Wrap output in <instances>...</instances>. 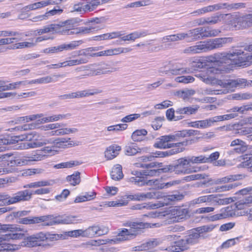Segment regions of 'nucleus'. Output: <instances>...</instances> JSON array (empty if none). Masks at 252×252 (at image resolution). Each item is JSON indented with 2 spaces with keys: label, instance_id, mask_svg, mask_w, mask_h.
<instances>
[{
  "label": "nucleus",
  "instance_id": "obj_1",
  "mask_svg": "<svg viewBox=\"0 0 252 252\" xmlns=\"http://www.w3.org/2000/svg\"><path fill=\"white\" fill-rule=\"evenodd\" d=\"M249 53H245L241 49H235L228 52H218L210 56L211 61L218 64V67H212L199 71L195 76L203 82L209 83L215 77L212 74L228 73L236 65H249L252 63V44L245 47Z\"/></svg>",
  "mask_w": 252,
  "mask_h": 252
},
{
  "label": "nucleus",
  "instance_id": "obj_2",
  "mask_svg": "<svg viewBox=\"0 0 252 252\" xmlns=\"http://www.w3.org/2000/svg\"><path fill=\"white\" fill-rule=\"evenodd\" d=\"M11 230L13 231H9L4 236V239H21L23 238L22 242V246L32 248L41 245L42 242L44 241L53 242L60 239H64V236L62 234L52 233L47 232H39L32 235L25 237V234L21 232L20 228L13 226Z\"/></svg>",
  "mask_w": 252,
  "mask_h": 252
},
{
  "label": "nucleus",
  "instance_id": "obj_3",
  "mask_svg": "<svg viewBox=\"0 0 252 252\" xmlns=\"http://www.w3.org/2000/svg\"><path fill=\"white\" fill-rule=\"evenodd\" d=\"M127 225L130 227V229L129 230L126 228L122 229L119 232L116 238L112 239L92 240L91 242V245L93 246H99L107 243L112 244L113 243L115 244L118 242L131 239L139 234H140L142 229L151 227V223L142 222H130L127 223Z\"/></svg>",
  "mask_w": 252,
  "mask_h": 252
},
{
  "label": "nucleus",
  "instance_id": "obj_4",
  "mask_svg": "<svg viewBox=\"0 0 252 252\" xmlns=\"http://www.w3.org/2000/svg\"><path fill=\"white\" fill-rule=\"evenodd\" d=\"M231 41L232 39L230 37L210 39L204 41H200L195 45L187 47L184 50V53L192 55L206 52L214 49L220 48L225 44Z\"/></svg>",
  "mask_w": 252,
  "mask_h": 252
},
{
  "label": "nucleus",
  "instance_id": "obj_5",
  "mask_svg": "<svg viewBox=\"0 0 252 252\" xmlns=\"http://www.w3.org/2000/svg\"><path fill=\"white\" fill-rule=\"evenodd\" d=\"M50 190L48 188H40L34 191L25 189L19 191L11 196L9 194L0 195V201H1L4 204L9 205L17 203L28 201L32 198L34 194H43L49 193Z\"/></svg>",
  "mask_w": 252,
  "mask_h": 252
},
{
  "label": "nucleus",
  "instance_id": "obj_6",
  "mask_svg": "<svg viewBox=\"0 0 252 252\" xmlns=\"http://www.w3.org/2000/svg\"><path fill=\"white\" fill-rule=\"evenodd\" d=\"M70 138H58L56 139L50 138L49 139H44L42 141H39L35 139L34 140L31 142H22L18 144L16 146L17 149H28L30 148H34L42 147L47 144H53L54 146L59 148H64L70 145V146L75 145L73 141H70Z\"/></svg>",
  "mask_w": 252,
  "mask_h": 252
},
{
  "label": "nucleus",
  "instance_id": "obj_7",
  "mask_svg": "<svg viewBox=\"0 0 252 252\" xmlns=\"http://www.w3.org/2000/svg\"><path fill=\"white\" fill-rule=\"evenodd\" d=\"M54 147V146L52 147H45L40 150H37L34 155L26 157V159L15 157L13 154L9 153L7 165L11 167L22 166L28 164V162L30 161L41 160L46 156V154L50 153L54 151L52 149V148Z\"/></svg>",
  "mask_w": 252,
  "mask_h": 252
},
{
  "label": "nucleus",
  "instance_id": "obj_8",
  "mask_svg": "<svg viewBox=\"0 0 252 252\" xmlns=\"http://www.w3.org/2000/svg\"><path fill=\"white\" fill-rule=\"evenodd\" d=\"M227 16L228 24L232 30L245 29L252 26V14H247L240 15L233 13L226 15Z\"/></svg>",
  "mask_w": 252,
  "mask_h": 252
},
{
  "label": "nucleus",
  "instance_id": "obj_9",
  "mask_svg": "<svg viewBox=\"0 0 252 252\" xmlns=\"http://www.w3.org/2000/svg\"><path fill=\"white\" fill-rule=\"evenodd\" d=\"M177 138L178 135H176V133L161 136L157 139V141L154 144V146L155 148L159 149L184 148V147L187 146L189 143L190 144L191 143V141L189 140H185L176 143H169L171 141H178Z\"/></svg>",
  "mask_w": 252,
  "mask_h": 252
},
{
  "label": "nucleus",
  "instance_id": "obj_10",
  "mask_svg": "<svg viewBox=\"0 0 252 252\" xmlns=\"http://www.w3.org/2000/svg\"><path fill=\"white\" fill-rule=\"evenodd\" d=\"M46 218V221L42 223L43 226H52L59 224H70L77 223L80 220L76 216L62 215L54 217L53 215L43 216Z\"/></svg>",
  "mask_w": 252,
  "mask_h": 252
},
{
  "label": "nucleus",
  "instance_id": "obj_11",
  "mask_svg": "<svg viewBox=\"0 0 252 252\" xmlns=\"http://www.w3.org/2000/svg\"><path fill=\"white\" fill-rule=\"evenodd\" d=\"M189 165V161L185 157L179 158L173 164L165 166L162 170L164 172H175L177 174H189L193 171L190 168H188Z\"/></svg>",
  "mask_w": 252,
  "mask_h": 252
},
{
  "label": "nucleus",
  "instance_id": "obj_12",
  "mask_svg": "<svg viewBox=\"0 0 252 252\" xmlns=\"http://www.w3.org/2000/svg\"><path fill=\"white\" fill-rule=\"evenodd\" d=\"M213 229V227L208 225L197 227L193 229L191 232L184 237L186 238V241H187L189 245H193L199 242L200 238H205L204 235V233L211 231Z\"/></svg>",
  "mask_w": 252,
  "mask_h": 252
},
{
  "label": "nucleus",
  "instance_id": "obj_13",
  "mask_svg": "<svg viewBox=\"0 0 252 252\" xmlns=\"http://www.w3.org/2000/svg\"><path fill=\"white\" fill-rule=\"evenodd\" d=\"M142 171H133L131 173L136 177L129 178V181L134 183L135 185L141 187L145 185L152 186L158 185V180H147L145 176V173Z\"/></svg>",
  "mask_w": 252,
  "mask_h": 252
},
{
  "label": "nucleus",
  "instance_id": "obj_14",
  "mask_svg": "<svg viewBox=\"0 0 252 252\" xmlns=\"http://www.w3.org/2000/svg\"><path fill=\"white\" fill-rule=\"evenodd\" d=\"M252 203V195H249V196L245 198L239 200L235 203L236 208L238 210H242L240 212L241 216L246 215L249 220H252V207L250 209H247L250 203Z\"/></svg>",
  "mask_w": 252,
  "mask_h": 252
},
{
  "label": "nucleus",
  "instance_id": "obj_15",
  "mask_svg": "<svg viewBox=\"0 0 252 252\" xmlns=\"http://www.w3.org/2000/svg\"><path fill=\"white\" fill-rule=\"evenodd\" d=\"M189 213L188 209L180 207H175L171 208L168 215L171 221L173 222H180L185 219Z\"/></svg>",
  "mask_w": 252,
  "mask_h": 252
},
{
  "label": "nucleus",
  "instance_id": "obj_16",
  "mask_svg": "<svg viewBox=\"0 0 252 252\" xmlns=\"http://www.w3.org/2000/svg\"><path fill=\"white\" fill-rule=\"evenodd\" d=\"M81 40L74 41L69 44H63L58 46H54L46 48L44 53L47 54L55 53L62 52L63 50H71L75 49L79 44L82 43Z\"/></svg>",
  "mask_w": 252,
  "mask_h": 252
},
{
  "label": "nucleus",
  "instance_id": "obj_17",
  "mask_svg": "<svg viewBox=\"0 0 252 252\" xmlns=\"http://www.w3.org/2000/svg\"><path fill=\"white\" fill-rule=\"evenodd\" d=\"M156 197V194L155 192H147V193H137L134 194L126 195L123 198L126 200L131 201H143L146 199L155 198Z\"/></svg>",
  "mask_w": 252,
  "mask_h": 252
},
{
  "label": "nucleus",
  "instance_id": "obj_18",
  "mask_svg": "<svg viewBox=\"0 0 252 252\" xmlns=\"http://www.w3.org/2000/svg\"><path fill=\"white\" fill-rule=\"evenodd\" d=\"M234 215L232 207L227 206L222 208L220 210V213L218 214L214 215L210 217V220L212 221H215L228 217H232Z\"/></svg>",
  "mask_w": 252,
  "mask_h": 252
},
{
  "label": "nucleus",
  "instance_id": "obj_19",
  "mask_svg": "<svg viewBox=\"0 0 252 252\" xmlns=\"http://www.w3.org/2000/svg\"><path fill=\"white\" fill-rule=\"evenodd\" d=\"M60 24H52L44 26L42 29L34 31L35 35H40L46 33H57L60 31Z\"/></svg>",
  "mask_w": 252,
  "mask_h": 252
},
{
  "label": "nucleus",
  "instance_id": "obj_20",
  "mask_svg": "<svg viewBox=\"0 0 252 252\" xmlns=\"http://www.w3.org/2000/svg\"><path fill=\"white\" fill-rule=\"evenodd\" d=\"M46 218L43 216L27 217L23 218H19L17 220V221L19 223L23 224H33L46 221Z\"/></svg>",
  "mask_w": 252,
  "mask_h": 252
},
{
  "label": "nucleus",
  "instance_id": "obj_21",
  "mask_svg": "<svg viewBox=\"0 0 252 252\" xmlns=\"http://www.w3.org/2000/svg\"><path fill=\"white\" fill-rule=\"evenodd\" d=\"M201 39L217 36L220 31L218 29H213L210 27H200Z\"/></svg>",
  "mask_w": 252,
  "mask_h": 252
},
{
  "label": "nucleus",
  "instance_id": "obj_22",
  "mask_svg": "<svg viewBox=\"0 0 252 252\" xmlns=\"http://www.w3.org/2000/svg\"><path fill=\"white\" fill-rule=\"evenodd\" d=\"M230 146L234 147L233 151H230L231 153L235 152L239 154L243 153L247 149L246 143L239 139L233 140L230 144Z\"/></svg>",
  "mask_w": 252,
  "mask_h": 252
},
{
  "label": "nucleus",
  "instance_id": "obj_23",
  "mask_svg": "<svg viewBox=\"0 0 252 252\" xmlns=\"http://www.w3.org/2000/svg\"><path fill=\"white\" fill-rule=\"evenodd\" d=\"M184 148H177L170 149L166 151H157L155 153H153V158H164L171 156L180 152H183L184 150Z\"/></svg>",
  "mask_w": 252,
  "mask_h": 252
},
{
  "label": "nucleus",
  "instance_id": "obj_24",
  "mask_svg": "<svg viewBox=\"0 0 252 252\" xmlns=\"http://www.w3.org/2000/svg\"><path fill=\"white\" fill-rule=\"evenodd\" d=\"M118 70L116 67H111L110 65L103 64L98 67L96 70H92V75H99L102 74L114 72Z\"/></svg>",
  "mask_w": 252,
  "mask_h": 252
},
{
  "label": "nucleus",
  "instance_id": "obj_25",
  "mask_svg": "<svg viewBox=\"0 0 252 252\" xmlns=\"http://www.w3.org/2000/svg\"><path fill=\"white\" fill-rule=\"evenodd\" d=\"M63 12V10L61 9L54 8L46 12L44 14L40 15L33 17L32 19V22H38L49 19L51 16L57 14H60Z\"/></svg>",
  "mask_w": 252,
  "mask_h": 252
},
{
  "label": "nucleus",
  "instance_id": "obj_26",
  "mask_svg": "<svg viewBox=\"0 0 252 252\" xmlns=\"http://www.w3.org/2000/svg\"><path fill=\"white\" fill-rule=\"evenodd\" d=\"M121 150L120 146L113 145L108 147L105 151V157L107 160L112 159L119 154V152Z\"/></svg>",
  "mask_w": 252,
  "mask_h": 252
},
{
  "label": "nucleus",
  "instance_id": "obj_27",
  "mask_svg": "<svg viewBox=\"0 0 252 252\" xmlns=\"http://www.w3.org/2000/svg\"><path fill=\"white\" fill-rule=\"evenodd\" d=\"M69 22L70 21H66L64 22H63L62 25H60V29L59 30L60 31L58 33L64 35L78 34L79 32L78 28L67 29V28L65 27V25L67 23H69V24H70Z\"/></svg>",
  "mask_w": 252,
  "mask_h": 252
},
{
  "label": "nucleus",
  "instance_id": "obj_28",
  "mask_svg": "<svg viewBox=\"0 0 252 252\" xmlns=\"http://www.w3.org/2000/svg\"><path fill=\"white\" fill-rule=\"evenodd\" d=\"M242 177L243 175L241 174L229 175L226 177L215 180L213 183L215 184H219L228 183L241 179H242Z\"/></svg>",
  "mask_w": 252,
  "mask_h": 252
},
{
  "label": "nucleus",
  "instance_id": "obj_29",
  "mask_svg": "<svg viewBox=\"0 0 252 252\" xmlns=\"http://www.w3.org/2000/svg\"><path fill=\"white\" fill-rule=\"evenodd\" d=\"M198 108L199 106L197 105L180 107L176 109V113L179 114L190 115L195 114L198 111Z\"/></svg>",
  "mask_w": 252,
  "mask_h": 252
},
{
  "label": "nucleus",
  "instance_id": "obj_30",
  "mask_svg": "<svg viewBox=\"0 0 252 252\" xmlns=\"http://www.w3.org/2000/svg\"><path fill=\"white\" fill-rule=\"evenodd\" d=\"M211 203L214 205H221L227 204L232 201L231 198H220V195L211 194Z\"/></svg>",
  "mask_w": 252,
  "mask_h": 252
},
{
  "label": "nucleus",
  "instance_id": "obj_31",
  "mask_svg": "<svg viewBox=\"0 0 252 252\" xmlns=\"http://www.w3.org/2000/svg\"><path fill=\"white\" fill-rule=\"evenodd\" d=\"M17 136H10L9 134L0 135V145H11L17 143Z\"/></svg>",
  "mask_w": 252,
  "mask_h": 252
},
{
  "label": "nucleus",
  "instance_id": "obj_32",
  "mask_svg": "<svg viewBox=\"0 0 252 252\" xmlns=\"http://www.w3.org/2000/svg\"><path fill=\"white\" fill-rule=\"evenodd\" d=\"M188 42L201 40L200 27L190 30L188 32Z\"/></svg>",
  "mask_w": 252,
  "mask_h": 252
},
{
  "label": "nucleus",
  "instance_id": "obj_33",
  "mask_svg": "<svg viewBox=\"0 0 252 252\" xmlns=\"http://www.w3.org/2000/svg\"><path fill=\"white\" fill-rule=\"evenodd\" d=\"M111 177L113 180L118 181L122 179L124 175L122 172V166L120 164H116L112 168L111 172Z\"/></svg>",
  "mask_w": 252,
  "mask_h": 252
},
{
  "label": "nucleus",
  "instance_id": "obj_34",
  "mask_svg": "<svg viewBox=\"0 0 252 252\" xmlns=\"http://www.w3.org/2000/svg\"><path fill=\"white\" fill-rule=\"evenodd\" d=\"M228 85L230 86V91H232L235 88L237 87H245L247 86V80L244 78L237 79H230Z\"/></svg>",
  "mask_w": 252,
  "mask_h": 252
},
{
  "label": "nucleus",
  "instance_id": "obj_35",
  "mask_svg": "<svg viewBox=\"0 0 252 252\" xmlns=\"http://www.w3.org/2000/svg\"><path fill=\"white\" fill-rule=\"evenodd\" d=\"M190 71L189 68L176 67L166 70L165 74L168 76L178 75L184 73H189Z\"/></svg>",
  "mask_w": 252,
  "mask_h": 252
},
{
  "label": "nucleus",
  "instance_id": "obj_36",
  "mask_svg": "<svg viewBox=\"0 0 252 252\" xmlns=\"http://www.w3.org/2000/svg\"><path fill=\"white\" fill-rule=\"evenodd\" d=\"M176 133V135H178V140H180L181 138H184L187 136H190L192 135H198L200 133V131L193 129L189 130H183L181 131H177Z\"/></svg>",
  "mask_w": 252,
  "mask_h": 252
},
{
  "label": "nucleus",
  "instance_id": "obj_37",
  "mask_svg": "<svg viewBox=\"0 0 252 252\" xmlns=\"http://www.w3.org/2000/svg\"><path fill=\"white\" fill-rule=\"evenodd\" d=\"M29 40L33 41L34 40V38L30 39ZM35 45V43H34L33 42H19L18 43H16L10 46L8 49H23L25 48H31L33 47Z\"/></svg>",
  "mask_w": 252,
  "mask_h": 252
},
{
  "label": "nucleus",
  "instance_id": "obj_38",
  "mask_svg": "<svg viewBox=\"0 0 252 252\" xmlns=\"http://www.w3.org/2000/svg\"><path fill=\"white\" fill-rule=\"evenodd\" d=\"M96 93V92H93L92 90H88L71 93H70V94L71 99H73L89 96L90 95H94Z\"/></svg>",
  "mask_w": 252,
  "mask_h": 252
},
{
  "label": "nucleus",
  "instance_id": "obj_39",
  "mask_svg": "<svg viewBox=\"0 0 252 252\" xmlns=\"http://www.w3.org/2000/svg\"><path fill=\"white\" fill-rule=\"evenodd\" d=\"M87 2L86 8H89V11H92L96 7L101 4L104 3L109 0H86Z\"/></svg>",
  "mask_w": 252,
  "mask_h": 252
},
{
  "label": "nucleus",
  "instance_id": "obj_40",
  "mask_svg": "<svg viewBox=\"0 0 252 252\" xmlns=\"http://www.w3.org/2000/svg\"><path fill=\"white\" fill-rule=\"evenodd\" d=\"M147 134V131L145 129L135 130L131 135V138L134 141H141L144 137Z\"/></svg>",
  "mask_w": 252,
  "mask_h": 252
},
{
  "label": "nucleus",
  "instance_id": "obj_41",
  "mask_svg": "<svg viewBox=\"0 0 252 252\" xmlns=\"http://www.w3.org/2000/svg\"><path fill=\"white\" fill-rule=\"evenodd\" d=\"M78 131V129L75 128H60L56 130L52 131L50 132V135H60L68 134L70 133H74Z\"/></svg>",
  "mask_w": 252,
  "mask_h": 252
},
{
  "label": "nucleus",
  "instance_id": "obj_42",
  "mask_svg": "<svg viewBox=\"0 0 252 252\" xmlns=\"http://www.w3.org/2000/svg\"><path fill=\"white\" fill-rule=\"evenodd\" d=\"M81 163L82 162H80L77 160H71L67 162H62L59 164H57L55 165L54 167L56 169L71 168L74 166L79 165L81 164Z\"/></svg>",
  "mask_w": 252,
  "mask_h": 252
},
{
  "label": "nucleus",
  "instance_id": "obj_43",
  "mask_svg": "<svg viewBox=\"0 0 252 252\" xmlns=\"http://www.w3.org/2000/svg\"><path fill=\"white\" fill-rule=\"evenodd\" d=\"M5 234H6L2 235V237L0 238V239L3 240L4 242H1V243L0 244V252H13V251L14 250L13 246L5 242L10 240L4 239Z\"/></svg>",
  "mask_w": 252,
  "mask_h": 252
},
{
  "label": "nucleus",
  "instance_id": "obj_44",
  "mask_svg": "<svg viewBox=\"0 0 252 252\" xmlns=\"http://www.w3.org/2000/svg\"><path fill=\"white\" fill-rule=\"evenodd\" d=\"M66 180L69 182L72 186L78 185L81 181L80 173L79 171H76L72 175L67 176Z\"/></svg>",
  "mask_w": 252,
  "mask_h": 252
},
{
  "label": "nucleus",
  "instance_id": "obj_45",
  "mask_svg": "<svg viewBox=\"0 0 252 252\" xmlns=\"http://www.w3.org/2000/svg\"><path fill=\"white\" fill-rule=\"evenodd\" d=\"M64 77L63 74L54 75L53 77L47 76L39 78V84H47L57 81L58 78Z\"/></svg>",
  "mask_w": 252,
  "mask_h": 252
},
{
  "label": "nucleus",
  "instance_id": "obj_46",
  "mask_svg": "<svg viewBox=\"0 0 252 252\" xmlns=\"http://www.w3.org/2000/svg\"><path fill=\"white\" fill-rule=\"evenodd\" d=\"M98 230V225H93L89 227L84 230L83 237H93L96 236V231Z\"/></svg>",
  "mask_w": 252,
  "mask_h": 252
},
{
  "label": "nucleus",
  "instance_id": "obj_47",
  "mask_svg": "<svg viewBox=\"0 0 252 252\" xmlns=\"http://www.w3.org/2000/svg\"><path fill=\"white\" fill-rule=\"evenodd\" d=\"M195 91L192 89H187L185 90L178 91L176 92V94L179 97L185 100L189 98V96L194 95Z\"/></svg>",
  "mask_w": 252,
  "mask_h": 252
},
{
  "label": "nucleus",
  "instance_id": "obj_48",
  "mask_svg": "<svg viewBox=\"0 0 252 252\" xmlns=\"http://www.w3.org/2000/svg\"><path fill=\"white\" fill-rule=\"evenodd\" d=\"M158 245V242L156 240L149 241L147 243L143 244L141 246L135 247V251H143L151 249Z\"/></svg>",
  "mask_w": 252,
  "mask_h": 252
},
{
  "label": "nucleus",
  "instance_id": "obj_49",
  "mask_svg": "<svg viewBox=\"0 0 252 252\" xmlns=\"http://www.w3.org/2000/svg\"><path fill=\"white\" fill-rule=\"evenodd\" d=\"M50 181H40L31 183L24 186V188H35L40 187L48 186L51 185Z\"/></svg>",
  "mask_w": 252,
  "mask_h": 252
},
{
  "label": "nucleus",
  "instance_id": "obj_50",
  "mask_svg": "<svg viewBox=\"0 0 252 252\" xmlns=\"http://www.w3.org/2000/svg\"><path fill=\"white\" fill-rule=\"evenodd\" d=\"M189 161V164L191 162L192 163H200L206 162L207 157L201 155L198 157L191 156L186 157Z\"/></svg>",
  "mask_w": 252,
  "mask_h": 252
},
{
  "label": "nucleus",
  "instance_id": "obj_51",
  "mask_svg": "<svg viewBox=\"0 0 252 252\" xmlns=\"http://www.w3.org/2000/svg\"><path fill=\"white\" fill-rule=\"evenodd\" d=\"M216 123L215 117L209 119L200 121V128H206L214 126Z\"/></svg>",
  "mask_w": 252,
  "mask_h": 252
},
{
  "label": "nucleus",
  "instance_id": "obj_52",
  "mask_svg": "<svg viewBox=\"0 0 252 252\" xmlns=\"http://www.w3.org/2000/svg\"><path fill=\"white\" fill-rule=\"evenodd\" d=\"M88 62V60L86 59L81 58L80 59L71 60L63 62V67L68 66H73L83 63H85Z\"/></svg>",
  "mask_w": 252,
  "mask_h": 252
},
{
  "label": "nucleus",
  "instance_id": "obj_53",
  "mask_svg": "<svg viewBox=\"0 0 252 252\" xmlns=\"http://www.w3.org/2000/svg\"><path fill=\"white\" fill-rule=\"evenodd\" d=\"M141 149L136 146H128L125 148V154L127 156H133L140 153Z\"/></svg>",
  "mask_w": 252,
  "mask_h": 252
},
{
  "label": "nucleus",
  "instance_id": "obj_54",
  "mask_svg": "<svg viewBox=\"0 0 252 252\" xmlns=\"http://www.w3.org/2000/svg\"><path fill=\"white\" fill-rule=\"evenodd\" d=\"M223 15L220 14H216L211 17H207L208 25H214L221 21Z\"/></svg>",
  "mask_w": 252,
  "mask_h": 252
},
{
  "label": "nucleus",
  "instance_id": "obj_55",
  "mask_svg": "<svg viewBox=\"0 0 252 252\" xmlns=\"http://www.w3.org/2000/svg\"><path fill=\"white\" fill-rule=\"evenodd\" d=\"M175 81L178 83L187 84L194 81V78L191 76H181L176 77Z\"/></svg>",
  "mask_w": 252,
  "mask_h": 252
},
{
  "label": "nucleus",
  "instance_id": "obj_56",
  "mask_svg": "<svg viewBox=\"0 0 252 252\" xmlns=\"http://www.w3.org/2000/svg\"><path fill=\"white\" fill-rule=\"evenodd\" d=\"M36 136L34 132H32L31 133H28L27 134H23L21 135H18L17 137H18L17 143L19 141H22L23 140L29 141L30 142L34 140L35 138L34 137Z\"/></svg>",
  "mask_w": 252,
  "mask_h": 252
},
{
  "label": "nucleus",
  "instance_id": "obj_57",
  "mask_svg": "<svg viewBox=\"0 0 252 252\" xmlns=\"http://www.w3.org/2000/svg\"><path fill=\"white\" fill-rule=\"evenodd\" d=\"M150 3L149 0H144L142 1H137L130 3L125 6V8L128 7H139L140 6H146L149 5Z\"/></svg>",
  "mask_w": 252,
  "mask_h": 252
},
{
  "label": "nucleus",
  "instance_id": "obj_58",
  "mask_svg": "<svg viewBox=\"0 0 252 252\" xmlns=\"http://www.w3.org/2000/svg\"><path fill=\"white\" fill-rule=\"evenodd\" d=\"M79 34H84L90 33L91 32L97 31V28H94L93 27H78Z\"/></svg>",
  "mask_w": 252,
  "mask_h": 252
},
{
  "label": "nucleus",
  "instance_id": "obj_59",
  "mask_svg": "<svg viewBox=\"0 0 252 252\" xmlns=\"http://www.w3.org/2000/svg\"><path fill=\"white\" fill-rule=\"evenodd\" d=\"M163 168H159L158 169H146L143 170L144 173H145V176H153L158 175L160 173L164 172L163 170H162Z\"/></svg>",
  "mask_w": 252,
  "mask_h": 252
},
{
  "label": "nucleus",
  "instance_id": "obj_60",
  "mask_svg": "<svg viewBox=\"0 0 252 252\" xmlns=\"http://www.w3.org/2000/svg\"><path fill=\"white\" fill-rule=\"evenodd\" d=\"M128 204L127 200H126L125 198H123L117 201H109L108 202V205L110 207H115V206H125Z\"/></svg>",
  "mask_w": 252,
  "mask_h": 252
},
{
  "label": "nucleus",
  "instance_id": "obj_61",
  "mask_svg": "<svg viewBox=\"0 0 252 252\" xmlns=\"http://www.w3.org/2000/svg\"><path fill=\"white\" fill-rule=\"evenodd\" d=\"M184 197V195L180 192H176L174 194L168 195L167 199L172 202H176L182 200Z\"/></svg>",
  "mask_w": 252,
  "mask_h": 252
},
{
  "label": "nucleus",
  "instance_id": "obj_62",
  "mask_svg": "<svg viewBox=\"0 0 252 252\" xmlns=\"http://www.w3.org/2000/svg\"><path fill=\"white\" fill-rule=\"evenodd\" d=\"M211 195H205L199 197L197 198L194 199L192 201L193 204H200L205 202H211Z\"/></svg>",
  "mask_w": 252,
  "mask_h": 252
},
{
  "label": "nucleus",
  "instance_id": "obj_63",
  "mask_svg": "<svg viewBox=\"0 0 252 252\" xmlns=\"http://www.w3.org/2000/svg\"><path fill=\"white\" fill-rule=\"evenodd\" d=\"M179 183V182L178 181H172L170 182H168L166 183H159V181H158V185H156V186H158V188L160 189H167L169 187L175 185H177Z\"/></svg>",
  "mask_w": 252,
  "mask_h": 252
},
{
  "label": "nucleus",
  "instance_id": "obj_64",
  "mask_svg": "<svg viewBox=\"0 0 252 252\" xmlns=\"http://www.w3.org/2000/svg\"><path fill=\"white\" fill-rule=\"evenodd\" d=\"M127 127V124H118L107 127L108 131H120L125 130Z\"/></svg>",
  "mask_w": 252,
  "mask_h": 252
}]
</instances>
